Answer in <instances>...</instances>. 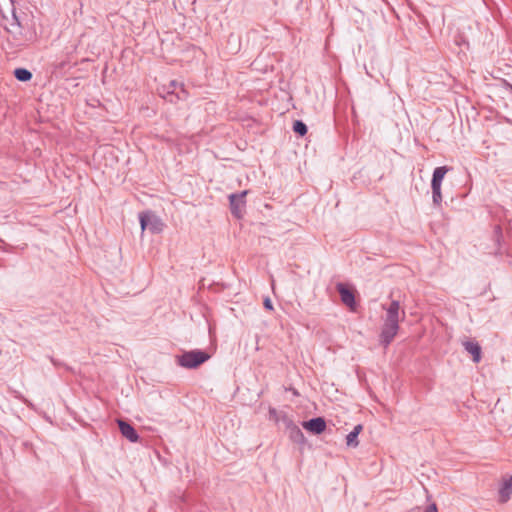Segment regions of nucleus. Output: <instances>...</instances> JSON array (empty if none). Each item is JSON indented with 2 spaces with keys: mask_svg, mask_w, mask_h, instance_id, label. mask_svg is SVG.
Returning a JSON list of instances; mask_svg holds the SVG:
<instances>
[{
  "mask_svg": "<svg viewBox=\"0 0 512 512\" xmlns=\"http://www.w3.org/2000/svg\"><path fill=\"white\" fill-rule=\"evenodd\" d=\"M209 358L210 355L206 351L195 349L185 351L181 355L176 356V363L186 369H196Z\"/></svg>",
  "mask_w": 512,
  "mask_h": 512,
  "instance_id": "f257e3e1",
  "label": "nucleus"
},
{
  "mask_svg": "<svg viewBox=\"0 0 512 512\" xmlns=\"http://www.w3.org/2000/svg\"><path fill=\"white\" fill-rule=\"evenodd\" d=\"M139 222L142 232L148 229L152 234H159L164 228L162 220L151 210L140 212Z\"/></svg>",
  "mask_w": 512,
  "mask_h": 512,
  "instance_id": "f03ea898",
  "label": "nucleus"
},
{
  "mask_svg": "<svg viewBox=\"0 0 512 512\" xmlns=\"http://www.w3.org/2000/svg\"><path fill=\"white\" fill-rule=\"evenodd\" d=\"M249 193L248 190H244L238 193H232L228 196L229 209L232 216L236 219H242L246 212V195Z\"/></svg>",
  "mask_w": 512,
  "mask_h": 512,
  "instance_id": "7ed1b4c3",
  "label": "nucleus"
},
{
  "mask_svg": "<svg viewBox=\"0 0 512 512\" xmlns=\"http://www.w3.org/2000/svg\"><path fill=\"white\" fill-rule=\"evenodd\" d=\"M399 322H389L387 320H384L383 325L381 327V332L379 335V343L384 347L387 348L392 341L394 340L395 336L397 335L399 331Z\"/></svg>",
  "mask_w": 512,
  "mask_h": 512,
  "instance_id": "20e7f679",
  "label": "nucleus"
},
{
  "mask_svg": "<svg viewBox=\"0 0 512 512\" xmlns=\"http://www.w3.org/2000/svg\"><path fill=\"white\" fill-rule=\"evenodd\" d=\"M336 289L340 295L341 301L344 305H346L351 310H355L357 303L355 298L354 290L348 287L344 283H338L336 285Z\"/></svg>",
  "mask_w": 512,
  "mask_h": 512,
  "instance_id": "39448f33",
  "label": "nucleus"
},
{
  "mask_svg": "<svg viewBox=\"0 0 512 512\" xmlns=\"http://www.w3.org/2000/svg\"><path fill=\"white\" fill-rule=\"evenodd\" d=\"M186 97L187 92L184 89V85L173 80L170 82L167 90V96L164 98L173 103L177 100H184Z\"/></svg>",
  "mask_w": 512,
  "mask_h": 512,
  "instance_id": "423d86ee",
  "label": "nucleus"
},
{
  "mask_svg": "<svg viewBox=\"0 0 512 512\" xmlns=\"http://www.w3.org/2000/svg\"><path fill=\"white\" fill-rule=\"evenodd\" d=\"M304 429L314 435L322 434L327 427L324 417H314L302 423Z\"/></svg>",
  "mask_w": 512,
  "mask_h": 512,
  "instance_id": "0eeeda50",
  "label": "nucleus"
},
{
  "mask_svg": "<svg viewBox=\"0 0 512 512\" xmlns=\"http://www.w3.org/2000/svg\"><path fill=\"white\" fill-rule=\"evenodd\" d=\"M117 423L119 431L123 437H125L132 443H136L139 441L140 436L136 429L132 426V424L122 419L118 420Z\"/></svg>",
  "mask_w": 512,
  "mask_h": 512,
  "instance_id": "6e6552de",
  "label": "nucleus"
},
{
  "mask_svg": "<svg viewBox=\"0 0 512 512\" xmlns=\"http://www.w3.org/2000/svg\"><path fill=\"white\" fill-rule=\"evenodd\" d=\"M382 307H383V309L386 310V315H385L384 320H387L389 322H392V321L399 322L400 321V313L402 314V319L405 317V311L404 310L400 311V302L398 300H392L387 308H385L384 305Z\"/></svg>",
  "mask_w": 512,
  "mask_h": 512,
  "instance_id": "1a4fd4ad",
  "label": "nucleus"
},
{
  "mask_svg": "<svg viewBox=\"0 0 512 512\" xmlns=\"http://www.w3.org/2000/svg\"><path fill=\"white\" fill-rule=\"evenodd\" d=\"M512 495V476L502 479L498 489V502L501 504L507 503Z\"/></svg>",
  "mask_w": 512,
  "mask_h": 512,
  "instance_id": "9d476101",
  "label": "nucleus"
},
{
  "mask_svg": "<svg viewBox=\"0 0 512 512\" xmlns=\"http://www.w3.org/2000/svg\"><path fill=\"white\" fill-rule=\"evenodd\" d=\"M286 427L289 432V438L292 442L304 445L306 443V438L301 431V429L293 423L292 420L287 419Z\"/></svg>",
  "mask_w": 512,
  "mask_h": 512,
  "instance_id": "9b49d317",
  "label": "nucleus"
},
{
  "mask_svg": "<svg viewBox=\"0 0 512 512\" xmlns=\"http://www.w3.org/2000/svg\"><path fill=\"white\" fill-rule=\"evenodd\" d=\"M464 349L471 354L474 363H479L482 359V349L480 344L474 340H466L463 342Z\"/></svg>",
  "mask_w": 512,
  "mask_h": 512,
  "instance_id": "f8f14e48",
  "label": "nucleus"
},
{
  "mask_svg": "<svg viewBox=\"0 0 512 512\" xmlns=\"http://www.w3.org/2000/svg\"><path fill=\"white\" fill-rule=\"evenodd\" d=\"M13 75L14 77L20 81V82H28L32 79L33 77V74L31 71H29L28 69L26 68H16L14 71H13Z\"/></svg>",
  "mask_w": 512,
  "mask_h": 512,
  "instance_id": "ddd939ff",
  "label": "nucleus"
},
{
  "mask_svg": "<svg viewBox=\"0 0 512 512\" xmlns=\"http://www.w3.org/2000/svg\"><path fill=\"white\" fill-rule=\"evenodd\" d=\"M493 238H494V242L495 244L497 245V250L495 252L496 255H501L502 252H501V243L503 241V232H502V228L500 225H496L494 227V230H493Z\"/></svg>",
  "mask_w": 512,
  "mask_h": 512,
  "instance_id": "4468645a",
  "label": "nucleus"
},
{
  "mask_svg": "<svg viewBox=\"0 0 512 512\" xmlns=\"http://www.w3.org/2000/svg\"><path fill=\"white\" fill-rule=\"evenodd\" d=\"M449 170H451V167H448V166L436 167L432 174V180H436L437 182H442L446 173Z\"/></svg>",
  "mask_w": 512,
  "mask_h": 512,
  "instance_id": "2eb2a0df",
  "label": "nucleus"
},
{
  "mask_svg": "<svg viewBox=\"0 0 512 512\" xmlns=\"http://www.w3.org/2000/svg\"><path fill=\"white\" fill-rule=\"evenodd\" d=\"M293 132L301 137L307 134V125L302 120H295L292 126Z\"/></svg>",
  "mask_w": 512,
  "mask_h": 512,
  "instance_id": "dca6fc26",
  "label": "nucleus"
},
{
  "mask_svg": "<svg viewBox=\"0 0 512 512\" xmlns=\"http://www.w3.org/2000/svg\"><path fill=\"white\" fill-rule=\"evenodd\" d=\"M346 444L348 447L356 448L359 445L358 435L352 431L346 436Z\"/></svg>",
  "mask_w": 512,
  "mask_h": 512,
  "instance_id": "f3484780",
  "label": "nucleus"
},
{
  "mask_svg": "<svg viewBox=\"0 0 512 512\" xmlns=\"http://www.w3.org/2000/svg\"><path fill=\"white\" fill-rule=\"evenodd\" d=\"M432 200L435 206H439L442 202L441 190L432 191Z\"/></svg>",
  "mask_w": 512,
  "mask_h": 512,
  "instance_id": "a211bd4d",
  "label": "nucleus"
},
{
  "mask_svg": "<svg viewBox=\"0 0 512 512\" xmlns=\"http://www.w3.org/2000/svg\"><path fill=\"white\" fill-rule=\"evenodd\" d=\"M442 182H437L436 180L431 179V189L432 191L441 190Z\"/></svg>",
  "mask_w": 512,
  "mask_h": 512,
  "instance_id": "6ab92c4d",
  "label": "nucleus"
},
{
  "mask_svg": "<svg viewBox=\"0 0 512 512\" xmlns=\"http://www.w3.org/2000/svg\"><path fill=\"white\" fill-rule=\"evenodd\" d=\"M263 305L265 307V309L267 310H273V304H272V301L270 298H265L264 299V302H263Z\"/></svg>",
  "mask_w": 512,
  "mask_h": 512,
  "instance_id": "aec40b11",
  "label": "nucleus"
},
{
  "mask_svg": "<svg viewBox=\"0 0 512 512\" xmlns=\"http://www.w3.org/2000/svg\"><path fill=\"white\" fill-rule=\"evenodd\" d=\"M362 430H363V426L361 424H357L356 426H354L352 432L359 436V434L361 433Z\"/></svg>",
  "mask_w": 512,
  "mask_h": 512,
  "instance_id": "412c9836",
  "label": "nucleus"
},
{
  "mask_svg": "<svg viewBox=\"0 0 512 512\" xmlns=\"http://www.w3.org/2000/svg\"><path fill=\"white\" fill-rule=\"evenodd\" d=\"M13 19H14V21L16 22V24H17L18 26H20V25H21V24H20V21H19V19H18V17H17V15H16V13H15V11H13Z\"/></svg>",
  "mask_w": 512,
  "mask_h": 512,
  "instance_id": "4be33fe9",
  "label": "nucleus"
},
{
  "mask_svg": "<svg viewBox=\"0 0 512 512\" xmlns=\"http://www.w3.org/2000/svg\"><path fill=\"white\" fill-rule=\"evenodd\" d=\"M269 414H270V416H272V417L276 416V414H277L276 409H275V408H270V409H269Z\"/></svg>",
  "mask_w": 512,
  "mask_h": 512,
  "instance_id": "5701e85b",
  "label": "nucleus"
}]
</instances>
